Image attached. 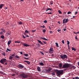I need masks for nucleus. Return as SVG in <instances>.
Wrapping results in <instances>:
<instances>
[{"label": "nucleus", "mask_w": 79, "mask_h": 79, "mask_svg": "<svg viewBox=\"0 0 79 79\" xmlns=\"http://www.w3.org/2000/svg\"><path fill=\"white\" fill-rule=\"evenodd\" d=\"M56 74L57 76H59V77H60V75H61L62 74H63V70H57L56 72Z\"/></svg>", "instance_id": "f257e3e1"}, {"label": "nucleus", "mask_w": 79, "mask_h": 79, "mask_svg": "<svg viewBox=\"0 0 79 79\" xmlns=\"http://www.w3.org/2000/svg\"><path fill=\"white\" fill-rule=\"evenodd\" d=\"M6 59L5 58L2 59L1 60H0V63L3 64H4V63H6Z\"/></svg>", "instance_id": "f03ea898"}, {"label": "nucleus", "mask_w": 79, "mask_h": 79, "mask_svg": "<svg viewBox=\"0 0 79 79\" xmlns=\"http://www.w3.org/2000/svg\"><path fill=\"white\" fill-rule=\"evenodd\" d=\"M60 57L61 58H62V59H66L68 58L67 55L64 54L63 55H60Z\"/></svg>", "instance_id": "7ed1b4c3"}, {"label": "nucleus", "mask_w": 79, "mask_h": 79, "mask_svg": "<svg viewBox=\"0 0 79 79\" xmlns=\"http://www.w3.org/2000/svg\"><path fill=\"white\" fill-rule=\"evenodd\" d=\"M69 65L68 64H66L63 65V68H69Z\"/></svg>", "instance_id": "20e7f679"}, {"label": "nucleus", "mask_w": 79, "mask_h": 79, "mask_svg": "<svg viewBox=\"0 0 79 79\" xmlns=\"http://www.w3.org/2000/svg\"><path fill=\"white\" fill-rule=\"evenodd\" d=\"M21 76H22L23 78H24V79H25L26 78H27V77H29V76H28V75L27 74H22Z\"/></svg>", "instance_id": "39448f33"}, {"label": "nucleus", "mask_w": 79, "mask_h": 79, "mask_svg": "<svg viewBox=\"0 0 79 79\" xmlns=\"http://www.w3.org/2000/svg\"><path fill=\"white\" fill-rule=\"evenodd\" d=\"M51 70H52V68H49L48 69H46L44 70V73H50Z\"/></svg>", "instance_id": "423d86ee"}, {"label": "nucleus", "mask_w": 79, "mask_h": 79, "mask_svg": "<svg viewBox=\"0 0 79 79\" xmlns=\"http://www.w3.org/2000/svg\"><path fill=\"white\" fill-rule=\"evenodd\" d=\"M53 47H51L49 49V53H53Z\"/></svg>", "instance_id": "0eeeda50"}, {"label": "nucleus", "mask_w": 79, "mask_h": 79, "mask_svg": "<svg viewBox=\"0 0 79 79\" xmlns=\"http://www.w3.org/2000/svg\"><path fill=\"white\" fill-rule=\"evenodd\" d=\"M68 21V19H67L66 20V19H63V24L64 23H67Z\"/></svg>", "instance_id": "6e6552de"}, {"label": "nucleus", "mask_w": 79, "mask_h": 79, "mask_svg": "<svg viewBox=\"0 0 79 79\" xmlns=\"http://www.w3.org/2000/svg\"><path fill=\"white\" fill-rule=\"evenodd\" d=\"M18 66L20 68H23L24 67V66L22 64H19Z\"/></svg>", "instance_id": "1a4fd4ad"}, {"label": "nucleus", "mask_w": 79, "mask_h": 79, "mask_svg": "<svg viewBox=\"0 0 79 79\" xmlns=\"http://www.w3.org/2000/svg\"><path fill=\"white\" fill-rule=\"evenodd\" d=\"M24 63L26 62L28 64H30L31 63V62L29 61H27V60H25L24 61Z\"/></svg>", "instance_id": "9d476101"}, {"label": "nucleus", "mask_w": 79, "mask_h": 79, "mask_svg": "<svg viewBox=\"0 0 79 79\" xmlns=\"http://www.w3.org/2000/svg\"><path fill=\"white\" fill-rule=\"evenodd\" d=\"M48 10H50V11H52V9H51L49 8H47V9H46V11H48Z\"/></svg>", "instance_id": "9b49d317"}, {"label": "nucleus", "mask_w": 79, "mask_h": 79, "mask_svg": "<svg viewBox=\"0 0 79 79\" xmlns=\"http://www.w3.org/2000/svg\"><path fill=\"white\" fill-rule=\"evenodd\" d=\"M38 42L39 44H40L41 45H44V44H43L42 42H41V41L38 40Z\"/></svg>", "instance_id": "f8f14e48"}, {"label": "nucleus", "mask_w": 79, "mask_h": 79, "mask_svg": "<svg viewBox=\"0 0 79 79\" xmlns=\"http://www.w3.org/2000/svg\"><path fill=\"white\" fill-rule=\"evenodd\" d=\"M23 45L24 46H25V47H29V45H28L27 44H24Z\"/></svg>", "instance_id": "ddd939ff"}, {"label": "nucleus", "mask_w": 79, "mask_h": 79, "mask_svg": "<svg viewBox=\"0 0 79 79\" xmlns=\"http://www.w3.org/2000/svg\"><path fill=\"white\" fill-rule=\"evenodd\" d=\"M2 55H3V56H6V53H5V52H4L2 53Z\"/></svg>", "instance_id": "4468645a"}, {"label": "nucleus", "mask_w": 79, "mask_h": 79, "mask_svg": "<svg viewBox=\"0 0 79 79\" xmlns=\"http://www.w3.org/2000/svg\"><path fill=\"white\" fill-rule=\"evenodd\" d=\"M37 69L38 71H40V68L39 67H38L37 68Z\"/></svg>", "instance_id": "2eb2a0df"}, {"label": "nucleus", "mask_w": 79, "mask_h": 79, "mask_svg": "<svg viewBox=\"0 0 79 79\" xmlns=\"http://www.w3.org/2000/svg\"><path fill=\"white\" fill-rule=\"evenodd\" d=\"M4 6V4H1V5H0V8H1V9H2V7H3V6Z\"/></svg>", "instance_id": "dca6fc26"}, {"label": "nucleus", "mask_w": 79, "mask_h": 79, "mask_svg": "<svg viewBox=\"0 0 79 79\" xmlns=\"http://www.w3.org/2000/svg\"><path fill=\"white\" fill-rule=\"evenodd\" d=\"M39 64H40V65H41V66H44V63L42 62L39 63Z\"/></svg>", "instance_id": "f3484780"}, {"label": "nucleus", "mask_w": 79, "mask_h": 79, "mask_svg": "<svg viewBox=\"0 0 79 79\" xmlns=\"http://www.w3.org/2000/svg\"><path fill=\"white\" fill-rule=\"evenodd\" d=\"M41 39H43V40H47V39H46L44 37H41Z\"/></svg>", "instance_id": "a211bd4d"}, {"label": "nucleus", "mask_w": 79, "mask_h": 79, "mask_svg": "<svg viewBox=\"0 0 79 79\" xmlns=\"http://www.w3.org/2000/svg\"><path fill=\"white\" fill-rule=\"evenodd\" d=\"M62 63H60V64H59V67H60V68H61V67H62Z\"/></svg>", "instance_id": "6ab92c4d"}, {"label": "nucleus", "mask_w": 79, "mask_h": 79, "mask_svg": "<svg viewBox=\"0 0 79 79\" xmlns=\"http://www.w3.org/2000/svg\"><path fill=\"white\" fill-rule=\"evenodd\" d=\"M11 42V40L9 41L8 42V45H10V44Z\"/></svg>", "instance_id": "aec40b11"}, {"label": "nucleus", "mask_w": 79, "mask_h": 79, "mask_svg": "<svg viewBox=\"0 0 79 79\" xmlns=\"http://www.w3.org/2000/svg\"><path fill=\"white\" fill-rule=\"evenodd\" d=\"M72 50H74L75 51H76V49L74 48H72Z\"/></svg>", "instance_id": "412c9836"}, {"label": "nucleus", "mask_w": 79, "mask_h": 79, "mask_svg": "<svg viewBox=\"0 0 79 79\" xmlns=\"http://www.w3.org/2000/svg\"><path fill=\"white\" fill-rule=\"evenodd\" d=\"M1 37L2 38V39H4L5 36H4V35H2L1 36Z\"/></svg>", "instance_id": "4be33fe9"}, {"label": "nucleus", "mask_w": 79, "mask_h": 79, "mask_svg": "<svg viewBox=\"0 0 79 79\" xmlns=\"http://www.w3.org/2000/svg\"><path fill=\"white\" fill-rule=\"evenodd\" d=\"M1 30H2V32H4V33H5V30H4V29H1Z\"/></svg>", "instance_id": "5701e85b"}, {"label": "nucleus", "mask_w": 79, "mask_h": 79, "mask_svg": "<svg viewBox=\"0 0 79 79\" xmlns=\"http://www.w3.org/2000/svg\"><path fill=\"white\" fill-rule=\"evenodd\" d=\"M59 14H62V12H61V11L60 10H59L58 11Z\"/></svg>", "instance_id": "b1692460"}, {"label": "nucleus", "mask_w": 79, "mask_h": 79, "mask_svg": "<svg viewBox=\"0 0 79 79\" xmlns=\"http://www.w3.org/2000/svg\"><path fill=\"white\" fill-rule=\"evenodd\" d=\"M13 57H12L11 56H10V57H9V59L10 60H12V59H13Z\"/></svg>", "instance_id": "393cba45"}, {"label": "nucleus", "mask_w": 79, "mask_h": 79, "mask_svg": "<svg viewBox=\"0 0 79 79\" xmlns=\"http://www.w3.org/2000/svg\"><path fill=\"white\" fill-rule=\"evenodd\" d=\"M56 46L57 47H59V46H58V44L57 43H56Z\"/></svg>", "instance_id": "a878e982"}, {"label": "nucleus", "mask_w": 79, "mask_h": 79, "mask_svg": "<svg viewBox=\"0 0 79 79\" xmlns=\"http://www.w3.org/2000/svg\"><path fill=\"white\" fill-rule=\"evenodd\" d=\"M42 41V42H43L44 44H47V43L46 42H45V41Z\"/></svg>", "instance_id": "bb28decb"}, {"label": "nucleus", "mask_w": 79, "mask_h": 79, "mask_svg": "<svg viewBox=\"0 0 79 79\" xmlns=\"http://www.w3.org/2000/svg\"><path fill=\"white\" fill-rule=\"evenodd\" d=\"M15 57L16 58H20V57L19 56H15Z\"/></svg>", "instance_id": "cd10ccee"}, {"label": "nucleus", "mask_w": 79, "mask_h": 79, "mask_svg": "<svg viewBox=\"0 0 79 79\" xmlns=\"http://www.w3.org/2000/svg\"><path fill=\"white\" fill-rule=\"evenodd\" d=\"M24 55H25L26 56H29V55H28V54H24Z\"/></svg>", "instance_id": "c85d7f7f"}, {"label": "nucleus", "mask_w": 79, "mask_h": 79, "mask_svg": "<svg viewBox=\"0 0 79 79\" xmlns=\"http://www.w3.org/2000/svg\"><path fill=\"white\" fill-rule=\"evenodd\" d=\"M25 32L26 33H29V32L27 30H26L25 31Z\"/></svg>", "instance_id": "c756f323"}, {"label": "nucleus", "mask_w": 79, "mask_h": 79, "mask_svg": "<svg viewBox=\"0 0 79 79\" xmlns=\"http://www.w3.org/2000/svg\"><path fill=\"white\" fill-rule=\"evenodd\" d=\"M68 15H69V14H71V11H69L67 13Z\"/></svg>", "instance_id": "7c9ffc66"}, {"label": "nucleus", "mask_w": 79, "mask_h": 79, "mask_svg": "<svg viewBox=\"0 0 79 79\" xmlns=\"http://www.w3.org/2000/svg\"><path fill=\"white\" fill-rule=\"evenodd\" d=\"M50 2V5H53V1Z\"/></svg>", "instance_id": "2f4dec72"}, {"label": "nucleus", "mask_w": 79, "mask_h": 79, "mask_svg": "<svg viewBox=\"0 0 79 79\" xmlns=\"http://www.w3.org/2000/svg\"><path fill=\"white\" fill-rule=\"evenodd\" d=\"M40 53H41V54H42V55H44V52H40Z\"/></svg>", "instance_id": "473e14b6"}, {"label": "nucleus", "mask_w": 79, "mask_h": 79, "mask_svg": "<svg viewBox=\"0 0 79 79\" xmlns=\"http://www.w3.org/2000/svg\"><path fill=\"white\" fill-rule=\"evenodd\" d=\"M47 14H48V15H52V12H50V13L48 12Z\"/></svg>", "instance_id": "72a5a7b5"}, {"label": "nucleus", "mask_w": 79, "mask_h": 79, "mask_svg": "<svg viewBox=\"0 0 79 79\" xmlns=\"http://www.w3.org/2000/svg\"><path fill=\"white\" fill-rule=\"evenodd\" d=\"M67 45H69V44H70L69 41L68 40H67Z\"/></svg>", "instance_id": "f704fd0d"}, {"label": "nucleus", "mask_w": 79, "mask_h": 79, "mask_svg": "<svg viewBox=\"0 0 79 79\" xmlns=\"http://www.w3.org/2000/svg\"><path fill=\"white\" fill-rule=\"evenodd\" d=\"M44 23H47V20H44Z\"/></svg>", "instance_id": "c9c22d12"}, {"label": "nucleus", "mask_w": 79, "mask_h": 79, "mask_svg": "<svg viewBox=\"0 0 79 79\" xmlns=\"http://www.w3.org/2000/svg\"><path fill=\"white\" fill-rule=\"evenodd\" d=\"M19 24H20V25L23 24V23H22V22H20L19 23Z\"/></svg>", "instance_id": "e433bc0d"}, {"label": "nucleus", "mask_w": 79, "mask_h": 79, "mask_svg": "<svg viewBox=\"0 0 79 79\" xmlns=\"http://www.w3.org/2000/svg\"><path fill=\"white\" fill-rule=\"evenodd\" d=\"M62 43L63 44H64V40H62Z\"/></svg>", "instance_id": "4c0bfd02"}, {"label": "nucleus", "mask_w": 79, "mask_h": 79, "mask_svg": "<svg viewBox=\"0 0 79 79\" xmlns=\"http://www.w3.org/2000/svg\"><path fill=\"white\" fill-rule=\"evenodd\" d=\"M52 75H55V72H52Z\"/></svg>", "instance_id": "58836bf2"}, {"label": "nucleus", "mask_w": 79, "mask_h": 79, "mask_svg": "<svg viewBox=\"0 0 79 79\" xmlns=\"http://www.w3.org/2000/svg\"><path fill=\"white\" fill-rule=\"evenodd\" d=\"M57 31L58 32H60V31H61V29H58L57 30Z\"/></svg>", "instance_id": "ea45409f"}, {"label": "nucleus", "mask_w": 79, "mask_h": 79, "mask_svg": "<svg viewBox=\"0 0 79 79\" xmlns=\"http://www.w3.org/2000/svg\"><path fill=\"white\" fill-rule=\"evenodd\" d=\"M24 58H25V60H29V58H26V57H24Z\"/></svg>", "instance_id": "a19ab883"}, {"label": "nucleus", "mask_w": 79, "mask_h": 79, "mask_svg": "<svg viewBox=\"0 0 79 79\" xmlns=\"http://www.w3.org/2000/svg\"><path fill=\"white\" fill-rule=\"evenodd\" d=\"M76 79H79V77H75Z\"/></svg>", "instance_id": "79ce46f5"}, {"label": "nucleus", "mask_w": 79, "mask_h": 79, "mask_svg": "<svg viewBox=\"0 0 79 79\" xmlns=\"http://www.w3.org/2000/svg\"><path fill=\"white\" fill-rule=\"evenodd\" d=\"M7 51H9V52L11 51V50H10V49H9L8 48L7 49Z\"/></svg>", "instance_id": "37998d69"}, {"label": "nucleus", "mask_w": 79, "mask_h": 79, "mask_svg": "<svg viewBox=\"0 0 79 79\" xmlns=\"http://www.w3.org/2000/svg\"><path fill=\"white\" fill-rule=\"evenodd\" d=\"M49 32H50V34H52V33H53V31H50Z\"/></svg>", "instance_id": "c03bdc74"}, {"label": "nucleus", "mask_w": 79, "mask_h": 79, "mask_svg": "<svg viewBox=\"0 0 79 79\" xmlns=\"http://www.w3.org/2000/svg\"><path fill=\"white\" fill-rule=\"evenodd\" d=\"M22 36H23V37L24 38V39H25L26 38V37L24 36V35H22Z\"/></svg>", "instance_id": "a18cd8bd"}, {"label": "nucleus", "mask_w": 79, "mask_h": 79, "mask_svg": "<svg viewBox=\"0 0 79 79\" xmlns=\"http://www.w3.org/2000/svg\"><path fill=\"white\" fill-rule=\"evenodd\" d=\"M12 76H16V75L14 73V74L11 75Z\"/></svg>", "instance_id": "49530a36"}, {"label": "nucleus", "mask_w": 79, "mask_h": 79, "mask_svg": "<svg viewBox=\"0 0 79 79\" xmlns=\"http://www.w3.org/2000/svg\"><path fill=\"white\" fill-rule=\"evenodd\" d=\"M41 27H43V28H45V26L44 25H43V26H41Z\"/></svg>", "instance_id": "de8ad7c7"}, {"label": "nucleus", "mask_w": 79, "mask_h": 79, "mask_svg": "<svg viewBox=\"0 0 79 79\" xmlns=\"http://www.w3.org/2000/svg\"><path fill=\"white\" fill-rule=\"evenodd\" d=\"M43 32L44 33H45V32H46V31L45 30H43Z\"/></svg>", "instance_id": "09e8293b"}, {"label": "nucleus", "mask_w": 79, "mask_h": 79, "mask_svg": "<svg viewBox=\"0 0 79 79\" xmlns=\"http://www.w3.org/2000/svg\"><path fill=\"white\" fill-rule=\"evenodd\" d=\"M73 33H74V34H78V33H77V32H73Z\"/></svg>", "instance_id": "8fccbe9b"}, {"label": "nucleus", "mask_w": 79, "mask_h": 79, "mask_svg": "<svg viewBox=\"0 0 79 79\" xmlns=\"http://www.w3.org/2000/svg\"><path fill=\"white\" fill-rule=\"evenodd\" d=\"M29 37V35H26V37Z\"/></svg>", "instance_id": "3c124183"}, {"label": "nucleus", "mask_w": 79, "mask_h": 79, "mask_svg": "<svg viewBox=\"0 0 79 79\" xmlns=\"http://www.w3.org/2000/svg\"><path fill=\"white\" fill-rule=\"evenodd\" d=\"M75 39H76L77 40V36H76L75 37Z\"/></svg>", "instance_id": "603ef678"}, {"label": "nucleus", "mask_w": 79, "mask_h": 79, "mask_svg": "<svg viewBox=\"0 0 79 79\" xmlns=\"http://www.w3.org/2000/svg\"><path fill=\"white\" fill-rule=\"evenodd\" d=\"M11 56H15V55L13 54L11 55Z\"/></svg>", "instance_id": "864d4df0"}, {"label": "nucleus", "mask_w": 79, "mask_h": 79, "mask_svg": "<svg viewBox=\"0 0 79 79\" xmlns=\"http://www.w3.org/2000/svg\"><path fill=\"white\" fill-rule=\"evenodd\" d=\"M75 15H77V12L76 11L75 13Z\"/></svg>", "instance_id": "5fc2aeb1"}, {"label": "nucleus", "mask_w": 79, "mask_h": 79, "mask_svg": "<svg viewBox=\"0 0 79 79\" xmlns=\"http://www.w3.org/2000/svg\"><path fill=\"white\" fill-rule=\"evenodd\" d=\"M64 31H66V29L64 28Z\"/></svg>", "instance_id": "6e6d98bb"}, {"label": "nucleus", "mask_w": 79, "mask_h": 79, "mask_svg": "<svg viewBox=\"0 0 79 79\" xmlns=\"http://www.w3.org/2000/svg\"><path fill=\"white\" fill-rule=\"evenodd\" d=\"M3 34V32H0V34Z\"/></svg>", "instance_id": "4d7b16f0"}, {"label": "nucleus", "mask_w": 79, "mask_h": 79, "mask_svg": "<svg viewBox=\"0 0 79 79\" xmlns=\"http://www.w3.org/2000/svg\"><path fill=\"white\" fill-rule=\"evenodd\" d=\"M17 43H18V44H20V43H21V42L20 41H19V42L17 41Z\"/></svg>", "instance_id": "13d9d810"}, {"label": "nucleus", "mask_w": 79, "mask_h": 79, "mask_svg": "<svg viewBox=\"0 0 79 79\" xmlns=\"http://www.w3.org/2000/svg\"><path fill=\"white\" fill-rule=\"evenodd\" d=\"M32 32H35V30L32 31Z\"/></svg>", "instance_id": "bf43d9fd"}, {"label": "nucleus", "mask_w": 79, "mask_h": 79, "mask_svg": "<svg viewBox=\"0 0 79 79\" xmlns=\"http://www.w3.org/2000/svg\"><path fill=\"white\" fill-rule=\"evenodd\" d=\"M20 54H21V55H22L23 54V52H20Z\"/></svg>", "instance_id": "052dcab7"}, {"label": "nucleus", "mask_w": 79, "mask_h": 79, "mask_svg": "<svg viewBox=\"0 0 79 79\" xmlns=\"http://www.w3.org/2000/svg\"><path fill=\"white\" fill-rule=\"evenodd\" d=\"M4 64V65H6V64H7V63H5V64Z\"/></svg>", "instance_id": "680f3d73"}, {"label": "nucleus", "mask_w": 79, "mask_h": 79, "mask_svg": "<svg viewBox=\"0 0 79 79\" xmlns=\"http://www.w3.org/2000/svg\"><path fill=\"white\" fill-rule=\"evenodd\" d=\"M73 79H76V77H73Z\"/></svg>", "instance_id": "e2e57ef3"}, {"label": "nucleus", "mask_w": 79, "mask_h": 79, "mask_svg": "<svg viewBox=\"0 0 79 79\" xmlns=\"http://www.w3.org/2000/svg\"><path fill=\"white\" fill-rule=\"evenodd\" d=\"M19 2H23V0H21L20 1H19Z\"/></svg>", "instance_id": "0e129e2a"}, {"label": "nucleus", "mask_w": 79, "mask_h": 79, "mask_svg": "<svg viewBox=\"0 0 79 79\" xmlns=\"http://www.w3.org/2000/svg\"><path fill=\"white\" fill-rule=\"evenodd\" d=\"M7 34L8 35H10V33H8Z\"/></svg>", "instance_id": "69168bd1"}, {"label": "nucleus", "mask_w": 79, "mask_h": 79, "mask_svg": "<svg viewBox=\"0 0 79 79\" xmlns=\"http://www.w3.org/2000/svg\"><path fill=\"white\" fill-rule=\"evenodd\" d=\"M69 50H70V48H69Z\"/></svg>", "instance_id": "338daca9"}, {"label": "nucleus", "mask_w": 79, "mask_h": 79, "mask_svg": "<svg viewBox=\"0 0 79 79\" xmlns=\"http://www.w3.org/2000/svg\"><path fill=\"white\" fill-rule=\"evenodd\" d=\"M61 79H65V78H62Z\"/></svg>", "instance_id": "774afa93"}]
</instances>
